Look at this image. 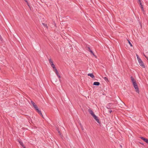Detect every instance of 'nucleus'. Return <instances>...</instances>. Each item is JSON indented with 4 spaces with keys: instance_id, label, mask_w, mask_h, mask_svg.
<instances>
[{
    "instance_id": "f03ea898",
    "label": "nucleus",
    "mask_w": 148,
    "mask_h": 148,
    "mask_svg": "<svg viewBox=\"0 0 148 148\" xmlns=\"http://www.w3.org/2000/svg\"><path fill=\"white\" fill-rule=\"evenodd\" d=\"M86 48H87L86 50L89 51H90V53L92 54L94 56L96 57V56L95 55L94 53H93L92 51L90 49V48L87 45H86Z\"/></svg>"
},
{
    "instance_id": "7c9ffc66",
    "label": "nucleus",
    "mask_w": 148,
    "mask_h": 148,
    "mask_svg": "<svg viewBox=\"0 0 148 148\" xmlns=\"http://www.w3.org/2000/svg\"><path fill=\"white\" fill-rule=\"evenodd\" d=\"M138 3L141 2L140 0H138Z\"/></svg>"
},
{
    "instance_id": "6e6552de",
    "label": "nucleus",
    "mask_w": 148,
    "mask_h": 148,
    "mask_svg": "<svg viewBox=\"0 0 148 148\" xmlns=\"http://www.w3.org/2000/svg\"><path fill=\"white\" fill-rule=\"evenodd\" d=\"M57 75V76L59 78H61V77L60 75L58 73V72L57 70H56L55 71H54Z\"/></svg>"
},
{
    "instance_id": "423d86ee",
    "label": "nucleus",
    "mask_w": 148,
    "mask_h": 148,
    "mask_svg": "<svg viewBox=\"0 0 148 148\" xmlns=\"http://www.w3.org/2000/svg\"><path fill=\"white\" fill-rule=\"evenodd\" d=\"M139 3L141 10L143 12V14H145V11L144 10L143 6L142 5L141 2H139Z\"/></svg>"
},
{
    "instance_id": "b1692460",
    "label": "nucleus",
    "mask_w": 148,
    "mask_h": 148,
    "mask_svg": "<svg viewBox=\"0 0 148 148\" xmlns=\"http://www.w3.org/2000/svg\"><path fill=\"white\" fill-rule=\"evenodd\" d=\"M60 137H61V138L62 139H63V136L61 134V135H60Z\"/></svg>"
},
{
    "instance_id": "0eeeda50",
    "label": "nucleus",
    "mask_w": 148,
    "mask_h": 148,
    "mask_svg": "<svg viewBox=\"0 0 148 148\" xmlns=\"http://www.w3.org/2000/svg\"><path fill=\"white\" fill-rule=\"evenodd\" d=\"M88 111L90 114L92 116L94 114L93 112L90 109H89Z\"/></svg>"
},
{
    "instance_id": "2eb2a0df",
    "label": "nucleus",
    "mask_w": 148,
    "mask_h": 148,
    "mask_svg": "<svg viewBox=\"0 0 148 148\" xmlns=\"http://www.w3.org/2000/svg\"><path fill=\"white\" fill-rule=\"evenodd\" d=\"M19 144L20 145L23 147H24V145H23V143L21 140H18V141Z\"/></svg>"
},
{
    "instance_id": "bb28decb",
    "label": "nucleus",
    "mask_w": 148,
    "mask_h": 148,
    "mask_svg": "<svg viewBox=\"0 0 148 148\" xmlns=\"http://www.w3.org/2000/svg\"><path fill=\"white\" fill-rule=\"evenodd\" d=\"M112 112V111L111 110H109V112L110 113H111V112Z\"/></svg>"
},
{
    "instance_id": "ddd939ff",
    "label": "nucleus",
    "mask_w": 148,
    "mask_h": 148,
    "mask_svg": "<svg viewBox=\"0 0 148 148\" xmlns=\"http://www.w3.org/2000/svg\"><path fill=\"white\" fill-rule=\"evenodd\" d=\"M131 81H132L133 84V82H136V81L135 80L134 78L132 76H131Z\"/></svg>"
},
{
    "instance_id": "a878e982",
    "label": "nucleus",
    "mask_w": 148,
    "mask_h": 148,
    "mask_svg": "<svg viewBox=\"0 0 148 148\" xmlns=\"http://www.w3.org/2000/svg\"><path fill=\"white\" fill-rule=\"evenodd\" d=\"M27 5L30 8V5H29V3H28V2H27Z\"/></svg>"
},
{
    "instance_id": "4468645a",
    "label": "nucleus",
    "mask_w": 148,
    "mask_h": 148,
    "mask_svg": "<svg viewBox=\"0 0 148 148\" xmlns=\"http://www.w3.org/2000/svg\"><path fill=\"white\" fill-rule=\"evenodd\" d=\"M112 105L113 104L112 103H109L108 105V106H109V108H108V107H107V108L108 109H110V108Z\"/></svg>"
},
{
    "instance_id": "6ab92c4d",
    "label": "nucleus",
    "mask_w": 148,
    "mask_h": 148,
    "mask_svg": "<svg viewBox=\"0 0 148 148\" xmlns=\"http://www.w3.org/2000/svg\"><path fill=\"white\" fill-rule=\"evenodd\" d=\"M104 79L106 81H108V78L106 77H105Z\"/></svg>"
},
{
    "instance_id": "20e7f679",
    "label": "nucleus",
    "mask_w": 148,
    "mask_h": 148,
    "mask_svg": "<svg viewBox=\"0 0 148 148\" xmlns=\"http://www.w3.org/2000/svg\"><path fill=\"white\" fill-rule=\"evenodd\" d=\"M36 111L39 114H40V115L43 118V116L42 114V113L40 111V110H39L38 108L37 109H36Z\"/></svg>"
},
{
    "instance_id": "412c9836",
    "label": "nucleus",
    "mask_w": 148,
    "mask_h": 148,
    "mask_svg": "<svg viewBox=\"0 0 148 148\" xmlns=\"http://www.w3.org/2000/svg\"><path fill=\"white\" fill-rule=\"evenodd\" d=\"M49 63H51V62H52V60L51 59H49Z\"/></svg>"
},
{
    "instance_id": "f8f14e48",
    "label": "nucleus",
    "mask_w": 148,
    "mask_h": 148,
    "mask_svg": "<svg viewBox=\"0 0 148 148\" xmlns=\"http://www.w3.org/2000/svg\"><path fill=\"white\" fill-rule=\"evenodd\" d=\"M88 76H90L92 78L95 77V76L92 73H89L88 74Z\"/></svg>"
},
{
    "instance_id": "2f4dec72",
    "label": "nucleus",
    "mask_w": 148,
    "mask_h": 148,
    "mask_svg": "<svg viewBox=\"0 0 148 148\" xmlns=\"http://www.w3.org/2000/svg\"><path fill=\"white\" fill-rule=\"evenodd\" d=\"M146 143H147V144H148V140H147V142Z\"/></svg>"
},
{
    "instance_id": "c756f323",
    "label": "nucleus",
    "mask_w": 148,
    "mask_h": 148,
    "mask_svg": "<svg viewBox=\"0 0 148 148\" xmlns=\"http://www.w3.org/2000/svg\"><path fill=\"white\" fill-rule=\"evenodd\" d=\"M56 130H57L58 132V131H59V129H58V128H57L56 129Z\"/></svg>"
},
{
    "instance_id": "4be33fe9",
    "label": "nucleus",
    "mask_w": 148,
    "mask_h": 148,
    "mask_svg": "<svg viewBox=\"0 0 148 148\" xmlns=\"http://www.w3.org/2000/svg\"><path fill=\"white\" fill-rule=\"evenodd\" d=\"M51 65V66H53L54 64L53 63V62H51V63H50Z\"/></svg>"
},
{
    "instance_id": "5701e85b",
    "label": "nucleus",
    "mask_w": 148,
    "mask_h": 148,
    "mask_svg": "<svg viewBox=\"0 0 148 148\" xmlns=\"http://www.w3.org/2000/svg\"><path fill=\"white\" fill-rule=\"evenodd\" d=\"M136 56L137 57V60H138L140 58L138 56L137 54H136Z\"/></svg>"
},
{
    "instance_id": "cd10ccee",
    "label": "nucleus",
    "mask_w": 148,
    "mask_h": 148,
    "mask_svg": "<svg viewBox=\"0 0 148 148\" xmlns=\"http://www.w3.org/2000/svg\"><path fill=\"white\" fill-rule=\"evenodd\" d=\"M24 0L25 1V2H26V3H27L28 1L27 0Z\"/></svg>"
},
{
    "instance_id": "dca6fc26",
    "label": "nucleus",
    "mask_w": 148,
    "mask_h": 148,
    "mask_svg": "<svg viewBox=\"0 0 148 148\" xmlns=\"http://www.w3.org/2000/svg\"><path fill=\"white\" fill-rule=\"evenodd\" d=\"M51 66L53 68V70L54 71H56V70H57L55 67V65H53V66Z\"/></svg>"
},
{
    "instance_id": "a211bd4d",
    "label": "nucleus",
    "mask_w": 148,
    "mask_h": 148,
    "mask_svg": "<svg viewBox=\"0 0 148 148\" xmlns=\"http://www.w3.org/2000/svg\"><path fill=\"white\" fill-rule=\"evenodd\" d=\"M138 60L139 63H140V62H142V60H141L140 58Z\"/></svg>"
},
{
    "instance_id": "c85d7f7f",
    "label": "nucleus",
    "mask_w": 148,
    "mask_h": 148,
    "mask_svg": "<svg viewBox=\"0 0 148 148\" xmlns=\"http://www.w3.org/2000/svg\"><path fill=\"white\" fill-rule=\"evenodd\" d=\"M145 58H146V59H147V60H148V57H147V56H145Z\"/></svg>"
},
{
    "instance_id": "473e14b6",
    "label": "nucleus",
    "mask_w": 148,
    "mask_h": 148,
    "mask_svg": "<svg viewBox=\"0 0 148 148\" xmlns=\"http://www.w3.org/2000/svg\"><path fill=\"white\" fill-rule=\"evenodd\" d=\"M81 128H82V130H83V127H81Z\"/></svg>"
},
{
    "instance_id": "72a5a7b5",
    "label": "nucleus",
    "mask_w": 148,
    "mask_h": 148,
    "mask_svg": "<svg viewBox=\"0 0 148 148\" xmlns=\"http://www.w3.org/2000/svg\"><path fill=\"white\" fill-rule=\"evenodd\" d=\"M23 147L24 148H25V146Z\"/></svg>"
},
{
    "instance_id": "f704fd0d",
    "label": "nucleus",
    "mask_w": 148,
    "mask_h": 148,
    "mask_svg": "<svg viewBox=\"0 0 148 148\" xmlns=\"http://www.w3.org/2000/svg\"><path fill=\"white\" fill-rule=\"evenodd\" d=\"M144 56H145H145H145V55H144Z\"/></svg>"
},
{
    "instance_id": "f257e3e1",
    "label": "nucleus",
    "mask_w": 148,
    "mask_h": 148,
    "mask_svg": "<svg viewBox=\"0 0 148 148\" xmlns=\"http://www.w3.org/2000/svg\"><path fill=\"white\" fill-rule=\"evenodd\" d=\"M133 85L136 91L138 93H139V91L136 82H133Z\"/></svg>"
},
{
    "instance_id": "7ed1b4c3",
    "label": "nucleus",
    "mask_w": 148,
    "mask_h": 148,
    "mask_svg": "<svg viewBox=\"0 0 148 148\" xmlns=\"http://www.w3.org/2000/svg\"><path fill=\"white\" fill-rule=\"evenodd\" d=\"M92 116L93 117L94 119L97 122V123H100V122L99 121V120L98 118V117L94 114Z\"/></svg>"
},
{
    "instance_id": "f3484780",
    "label": "nucleus",
    "mask_w": 148,
    "mask_h": 148,
    "mask_svg": "<svg viewBox=\"0 0 148 148\" xmlns=\"http://www.w3.org/2000/svg\"><path fill=\"white\" fill-rule=\"evenodd\" d=\"M42 24L44 25V27L46 28H47L48 27L47 25L44 23H42Z\"/></svg>"
},
{
    "instance_id": "9d476101",
    "label": "nucleus",
    "mask_w": 148,
    "mask_h": 148,
    "mask_svg": "<svg viewBox=\"0 0 148 148\" xmlns=\"http://www.w3.org/2000/svg\"><path fill=\"white\" fill-rule=\"evenodd\" d=\"M140 138L143 140L146 143L148 140L147 139L143 137H141Z\"/></svg>"
},
{
    "instance_id": "1a4fd4ad",
    "label": "nucleus",
    "mask_w": 148,
    "mask_h": 148,
    "mask_svg": "<svg viewBox=\"0 0 148 148\" xmlns=\"http://www.w3.org/2000/svg\"><path fill=\"white\" fill-rule=\"evenodd\" d=\"M100 83L99 82H95L93 83V85L95 86H99L100 85Z\"/></svg>"
},
{
    "instance_id": "393cba45",
    "label": "nucleus",
    "mask_w": 148,
    "mask_h": 148,
    "mask_svg": "<svg viewBox=\"0 0 148 148\" xmlns=\"http://www.w3.org/2000/svg\"><path fill=\"white\" fill-rule=\"evenodd\" d=\"M58 133L60 135H61V133H60V131H58Z\"/></svg>"
},
{
    "instance_id": "9b49d317",
    "label": "nucleus",
    "mask_w": 148,
    "mask_h": 148,
    "mask_svg": "<svg viewBox=\"0 0 148 148\" xmlns=\"http://www.w3.org/2000/svg\"><path fill=\"white\" fill-rule=\"evenodd\" d=\"M139 65H140V66H141L143 68H145V66L144 65V63L143 62H140L139 63Z\"/></svg>"
},
{
    "instance_id": "aec40b11",
    "label": "nucleus",
    "mask_w": 148,
    "mask_h": 148,
    "mask_svg": "<svg viewBox=\"0 0 148 148\" xmlns=\"http://www.w3.org/2000/svg\"><path fill=\"white\" fill-rule=\"evenodd\" d=\"M128 41L130 45V46L131 47H132V43H131V42L129 40H128Z\"/></svg>"
},
{
    "instance_id": "39448f33",
    "label": "nucleus",
    "mask_w": 148,
    "mask_h": 148,
    "mask_svg": "<svg viewBox=\"0 0 148 148\" xmlns=\"http://www.w3.org/2000/svg\"><path fill=\"white\" fill-rule=\"evenodd\" d=\"M31 104L33 105V107L34 108L35 110L38 108L37 106L36 105H35V103L33 101H31Z\"/></svg>"
},
{
    "instance_id": "c9c22d12",
    "label": "nucleus",
    "mask_w": 148,
    "mask_h": 148,
    "mask_svg": "<svg viewBox=\"0 0 148 148\" xmlns=\"http://www.w3.org/2000/svg\"><path fill=\"white\" fill-rule=\"evenodd\" d=\"M108 108H109V106H107Z\"/></svg>"
}]
</instances>
